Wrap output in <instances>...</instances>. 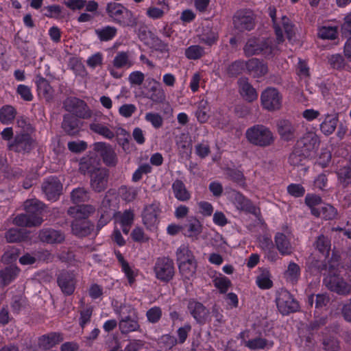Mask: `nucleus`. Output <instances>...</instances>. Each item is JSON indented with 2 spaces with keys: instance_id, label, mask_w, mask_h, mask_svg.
Returning <instances> with one entry per match:
<instances>
[{
  "instance_id": "c756f323",
  "label": "nucleus",
  "mask_w": 351,
  "mask_h": 351,
  "mask_svg": "<svg viewBox=\"0 0 351 351\" xmlns=\"http://www.w3.org/2000/svg\"><path fill=\"white\" fill-rule=\"evenodd\" d=\"M245 66L252 75L255 77L265 75L267 73V66L258 59L252 58L245 63Z\"/></svg>"
},
{
  "instance_id": "0e129e2a",
  "label": "nucleus",
  "mask_w": 351,
  "mask_h": 351,
  "mask_svg": "<svg viewBox=\"0 0 351 351\" xmlns=\"http://www.w3.org/2000/svg\"><path fill=\"white\" fill-rule=\"evenodd\" d=\"M306 204L311 208V214L313 215V209H319L322 204V198L317 195H306L305 197Z\"/></svg>"
},
{
  "instance_id": "5fc2aeb1",
  "label": "nucleus",
  "mask_w": 351,
  "mask_h": 351,
  "mask_svg": "<svg viewBox=\"0 0 351 351\" xmlns=\"http://www.w3.org/2000/svg\"><path fill=\"white\" fill-rule=\"evenodd\" d=\"M19 269L16 267H6L0 271V276L5 285L10 283L19 274Z\"/></svg>"
},
{
  "instance_id": "69168bd1",
  "label": "nucleus",
  "mask_w": 351,
  "mask_h": 351,
  "mask_svg": "<svg viewBox=\"0 0 351 351\" xmlns=\"http://www.w3.org/2000/svg\"><path fill=\"white\" fill-rule=\"evenodd\" d=\"M328 62L336 69H344L346 63L341 54H333L328 57Z\"/></svg>"
},
{
  "instance_id": "e433bc0d",
  "label": "nucleus",
  "mask_w": 351,
  "mask_h": 351,
  "mask_svg": "<svg viewBox=\"0 0 351 351\" xmlns=\"http://www.w3.org/2000/svg\"><path fill=\"white\" fill-rule=\"evenodd\" d=\"M43 221V219L42 218H39L38 217L31 218L26 213L25 214L17 215L13 220L15 225L22 227L38 226Z\"/></svg>"
},
{
  "instance_id": "f8f14e48",
  "label": "nucleus",
  "mask_w": 351,
  "mask_h": 351,
  "mask_svg": "<svg viewBox=\"0 0 351 351\" xmlns=\"http://www.w3.org/2000/svg\"><path fill=\"white\" fill-rule=\"evenodd\" d=\"M64 106L66 110L72 112L79 118L86 119L91 117V110L82 99L76 97L67 98L64 102Z\"/></svg>"
},
{
  "instance_id": "3c124183",
  "label": "nucleus",
  "mask_w": 351,
  "mask_h": 351,
  "mask_svg": "<svg viewBox=\"0 0 351 351\" xmlns=\"http://www.w3.org/2000/svg\"><path fill=\"white\" fill-rule=\"evenodd\" d=\"M205 54L203 47L194 45H191L185 49L184 55L189 60H197L201 58Z\"/></svg>"
},
{
  "instance_id": "cd10ccee",
  "label": "nucleus",
  "mask_w": 351,
  "mask_h": 351,
  "mask_svg": "<svg viewBox=\"0 0 351 351\" xmlns=\"http://www.w3.org/2000/svg\"><path fill=\"white\" fill-rule=\"evenodd\" d=\"M38 237L41 241L51 244L61 243L65 239L62 232L51 228L40 230Z\"/></svg>"
},
{
  "instance_id": "338daca9",
  "label": "nucleus",
  "mask_w": 351,
  "mask_h": 351,
  "mask_svg": "<svg viewBox=\"0 0 351 351\" xmlns=\"http://www.w3.org/2000/svg\"><path fill=\"white\" fill-rule=\"evenodd\" d=\"M5 238L8 242L14 243L23 240V235L22 231L17 228H10L5 234Z\"/></svg>"
},
{
  "instance_id": "20e7f679",
  "label": "nucleus",
  "mask_w": 351,
  "mask_h": 351,
  "mask_svg": "<svg viewBox=\"0 0 351 351\" xmlns=\"http://www.w3.org/2000/svg\"><path fill=\"white\" fill-rule=\"evenodd\" d=\"M269 15L271 18L276 39L278 43H282L283 39V31H285L287 37L291 40L294 34L293 26L291 24L289 19L286 16H282L278 21L276 18V9L274 6H270L268 8Z\"/></svg>"
},
{
  "instance_id": "6ab92c4d",
  "label": "nucleus",
  "mask_w": 351,
  "mask_h": 351,
  "mask_svg": "<svg viewBox=\"0 0 351 351\" xmlns=\"http://www.w3.org/2000/svg\"><path fill=\"white\" fill-rule=\"evenodd\" d=\"M135 64V57L130 51H117L112 61V65L117 69H129Z\"/></svg>"
},
{
  "instance_id": "c85d7f7f",
  "label": "nucleus",
  "mask_w": 351,
  "mask_h": 351,
  "mask_svg": "<svg viewBox=\"0 0 351 351\" xmlns=\"http://www.w3.org/2000/svg\"><path fill=\"white\" fill-rule=\"evenodd\" d=\"M113 217L120 223L123 232L128 234L134 219L133 210H125L123 213L118 212Z\"/></svg>"
},
{
  "instance_id": "bf43d9fd",
  "label": "nucleus",
  "mask_w": 351,
  "mask_h": 351,
  "mask_svg": "<svg viewBox=\"0 0 351 351\" xmlns=\"http://www.w3.org/2000/svg\"><path fill=\"white\" fill-rule=\"evenodd\" d=\"M162 309L159 306H153L146 312L147 321L152 324H156L160 321L162 317Z\"/></svg>"
},
{
  "instance_id": "4d7b16f0",
  "label": "nucleus",
  "mask_w": 351,
  "mask_h": 351,
  "mask_svg": "<svg viewBox=\"0 0 351 351\" xmlns=\"http://www.w3.org/2000/svg\"><path fill=\"white\" fill-rule=\"evenodd\" d=\"M318 36L322 39L334 40L337 36V28L335 26H322L318 29Z\"/></svg>"
},
{
  "instance_id": "58836bf2",
  "label": "nucleus",
  "mask_w": 351,
  "mask_h": 351,
  "mask_svg": "<svg viewBox=\"0 0 351 351\" xmlns=\"http://www.w3.org/2000/svg\"><path fill=\"white\" fill-rule=\"evenodd\" d=\"M300 266L294 263L290 262L287 266V269L284 272V278L287 282L291 285H295L298 282L300 277Z\"/></svg>"
},
{
  "instance_id": "72a5a7b5",
  "label": "nucleus",
  "mask_w": 351,
  "mask_h": 351,
  "mask_svg": "<svg viewBox=\"0 0 351 351\" xmlns=\"http://www.w3.org/2000/svg\"><path fill=\"white\" fill-rule=\"evenodd\" d=\"M63 340L60 333L51 332L41 336L38 339V345L45 350H49Z\"/></svg>"
},
{
  "instance_id": "37998d69",
  "label": "nucleus",
  "mask_w": 351,
  "mask_h": 351,
  "mask_svg": "<svg viewBox=\"0 0 351 351\" xmlns=\"http://www.w3.org/2000/svg\"><path fill=\"white\" fill-rule=\"evenodd\" d=\"M195 256L189 247L186 245H182L176 251V261L178 265L195 261Z\"/></svg>"
},
{
  "instance_id": "7c9ffc66",
  "label": "nucleus",
  "mask_w": 351,
  "mask_h": 351,
  "mask_svg": "<svg viewBox=\"0 0 351 351\" xmlns=\"http://www.w3.org/2000/svg\"><path fill=\"white\" fill-rule=\"evenodd\" d=\"M24 208L26 213L31 217L34 218L38 217L42 218V213L44 210V204L36 199H28L24 203Z\"/></svg>"
},
{
  "instance_id": "de8ad7c7",
  "label": "nucleus",
  "mask_w": 351,
  "mask_h": 351,
  "mask_svg": "<svg viewBox=\"0 0 351 351\" xmlns=\"http://www.w3.org/2000/svg\"><path fill=\"white\" fill-rule=\"evenodd\" d=\"M16 111L12 106H4L0 110V121L3 124L10 123L15 118Z\"/></svg>"
},
{
  "instance_id": "a18cd8bd",
  "label": "nucleus",
  "mask_w": 351,
  "mask_h": 351,
  "mask_svg": "<svg viewBox=\"0 0 351 351\" xmlns=\"http://www.w3.org/2000/svg\"><path fill=\"white\" fill-rule=\"evenodd\" d=\"M156 85L152 86L148 91V98L156 104L162 103L165 99V93L160 84L156 82Z\"/></svg>"
},
{
  "instance_id": "5701e85b",
  "label": "nucleus",
  "mask_w": 351,
  "mask_h": 351,
  "mask_svg": "<svg viewBox=\"0 0 351 351\" xmlns=\"http://www.w3.org/2000/svg\"><path fill=\"white\" fill-rule=\"evenodd\" d=\"M33 145V139L27 133H21L15 136L14 141L10 145V148L16 152H29Z\"/></svg>"
},
{
  "instance_id": "49530a36",
  "label": "nucleus",
  "mask_w": 351,
  "mask_h": 351,
  "mask_svg": "<svg viewBox=\"0 0 351 351\" xmlns=\"http://www.w3.org/2000/svg\"><path fill=\"white\" fill-rule=\"evenodd\" d=\"M178 268L181 275L184 278L190 280L195 275L197 269L196 261L195 260L189 263L178 265Z\"/></svg>"
},
{
  "instance_id": "13d9d810",
  "label": "nucleus",
  "mask_w": 351,
  "mask_h": 351,
  "mask_svg": "<svg viewBox=\"0 0 351 351\" xmlns=\"http://www.w3.org/2000/svg\"><path fill=\"white\" fill-rule=\"evenodd\" d=\"M213 284L219 290L220 293H225L231 286V281L227 277L220 276L213 280Z\"/></svg>"
},
{
  "instance_id": "8fccbe9b",
  "label": "nucleus",
  "mask_w": 351,
  "mask_h": 351,
  "mask_svg": "<svg viewBox=\"0 0 351 351\" xmlns=\"http://www.w3.org/2000/svg\"><path fill=\"white\" fill-rule=\"evenodd\" d=\"M314 246L324 256H327L330 250V241L328 237L322 234L317 238Z\"/></svg>"
},
{
  "instance_id": "f3484780",
  "label": "nucleus",
  "mask_w": 351,
  "mask_h": 351,
  "mask_svg": "<svg viewBox=\"0 0 351 351\" xmlns=\"http://www.w3.org/2000/svg\"><path fill=\"white\" fill-rule=\"evenodd\" d=\"M233 24L236 29L243 32L251 30L254 27V21L251 12L241 10L233 17Z\"/></svg>"
},
{
  "instance_id": "bb28decb",
  "label": "nucleus",
  "mask_w": 351,
  "mask_h": 351,
  "mask_svg": "<svg viewBox=\"0 0 351 351\" xmlns=\"http://www.w3.org/2000/svg\"><path fill=\"white\" fill-rule=\"evenodd\" d=\"M239 91L242 97L248 102L257 99L258 94L255 88L249 83L248 80L241 77L238 80Z\"/></svg>"
},
{
  "instance_id": "864d4df0",
  "label": "nucleus",
  "mask_w": 351,
  "mask_h": 351,
  "mask_svg": "<svg viewBox=\"0 0 351 351\" xmlns=\"http://www.w3.org/2000/svg\"><path fill=\"white\" fill-rule=\"evenodd\" d=\"M257 286L262 289H269L273 286L271 275L267 270L262 271L256 280Z\"/></svg>"
},
{
  "instance_id": "b1692460",
  "label": "nucleus",
  "mask_w": 351,
  "mask_h": 351,
  "mask_svg": "<svg viewBox=\"0 0 351 351\" xmlns=\"http://www.w3.org/2000/svg\"><path fill=\"white\" fill-rule=\"evenodd\" d=\"M274 243L276 249L282 256H289L294 252L289 238L282 232H277L274 236Z\"/></svg>"
},
{
  "instance_id": "4be33fe9",
  "label": "nucleus",
  "mask_w": 351,
  "mask_h": 351,
  "mask_svg": "<svg viewBox=\"0 0 351 351\" xmlns=\"http://www.w3.org/2000/svg\"><path fill=\"white\" fill-rule=\"evenodd\" d=\"M94 149L99 153L104 162L108 166H114L117 163V156L112 148L105 143H96Z\"/></svg>"
},
{
  "instance_id": "680f3d73",
  "label": "nucleus",
  "mask_w": 351,
  "mask_h": 351,
  "mask_svg": "<svg viewBox=\"0 0 351 351\" xmlns=\"http://www.w3.org/2000/svg\"><path fill=\"white\" fill-rule=\"evenodd\" d=\"M207 109V102L206 101H201L198 106V109L195 112V116L200 123H205L208 121L209 115Z\"/></svg>"
},
{
  "instance_id": "f03ea898",
  "label": "nucleus",
  "mask_w": 351,
  "mask_h": 351,
  "mask_svg": "<svg viewBox=\"0 0 351 351\" xmlns=\"http://www.w3.org/2000/svg\"><path fill=\"white\" fill-rule=\"evenodd\" d=\"M245 135L250 144L260 147H269L275 141L272 131L263 124H256L250 127L246 130Z\"/></svg>"
},
{
  "instance_id": "09e8293b",
  "label": "nucleus",
  "mask_w": 351,
  "mask_h": 351,
  "mask_svg": "<svg viewBox=\"0 0 351 351\" xmlns=\"http://www.w3.org/2000/svg\"><path fill=\"white\" fill-rule=\"evenodd\" d=\"M89 198V192L83 187L76 188L71 193V199L73 204L86 202Z\"/></svg>"
},
{
  "instance_id": "774afa93",
  "label": "nucleus",
  "mask_w": 351,
  "mask_h": 351,
  "mask_svg": "<svg viewBox=\"0 0 351 351\" xmlns=\"http://www.w3.org/2000/svg\"><path fill=\"white\" fill-rule=\"evenodd\" d=\"M323 346L326 351H338L339 349V341L332 337L325 338L323 340Z\"/></svg>"
},
{
  "instance_id": "c03bdc74",
  "label": "nucleus",
  "mask_w": 351,
  "mask_h": 351,
  "mask_svg": "<svg viewBox=\"0 0 351 351\" xmlns=\"http://www.w3.org/2000/svg\"><path fill=\"white\" fill-rule=\"evenodd\" d=\"M89 128L92 132L98 134L106 138L112 139L114 137V132L104 123L94 121L90 123Z\"/></svg>"
},
{
  "instance_id": "052dcab7",
  "label": "nucleus",
  "mask_w": 351,
  "mask_h": 351,
  "mask_svg": "<svg viewBox=\"0 0 351 351\" xmlns=\"http://www.w3.org/2000/svg\"><path fill=\"white\" fill-rule=\"evenodd\" d=\"M115 205L112 204L111 200L108 197V196H105L99 208V212L100 213L114 216L115 215Z\"/></svg>"
},
{
  "instance_id": "473e14b6",
  "label": "nucleus",
  "mask_w": 351,
  "mask_h": 351,
  "mask_svg": "<svg viewBox=\"0 0 351 351\" xmlns=\"http://www.w3.org/2000/svg\"><path fill=\"white\" fill-rule=\"evenodd\" d=\"M172 191L175 197L180 202H187L191 199V193L187 190L184 183L180 180H176L172 184Z\"/></svg>"
},
{
  "instance_id": "9d476101",
  "label": "nucleus",
  "mask_w": 351,
  "mask_h": 351,
  "mask_svg": "<svg viewBox=\"0 0 351 351\" xmlns=\"http://www.w3.org/2000/svg\"><path fill=\"white\" fill-rule=\"evenodd\" d=\"M154 271L158 280L162 282H169L173 278L175 274L173 260L168 257L157 258Z\"/></svg>"
},
{
  "instance_id": "6e6d98bb",
  "label": "nucleus",
  "mask_w": 351,
  "mask_h": 351,
  "mask_svg": "<svg viewBox=\"0 0 351 351\" xmlns=\"http://www.w3.org/2000/svg\"><path fill=\"white\" fill-rule=\"evenodd\" d=\"M307 158L308 157L306 154L298 149L296 147H294L289 156L288 161L291 165L296 167L302 165L303 161Z\"/></svg>"
},
{
  "instance_id": "7ed1b4c3",
  "label": "nucleus",
  "mask_w": 351,
  "mask_h": 351,
  "mask_svg": "<svg viewBox=\"0 0 351 351\" xmlns=\"http://www.w3.org/2000/svg\"><path fill=\"white\" fill-rule=\"evenodd\" d=\"M106 12L115 23L122 27H135L138 25V19L134 13L121 3H108Z\"/></svg>"
},
{
  "instance_id": "ea45409f",
  "label": "nucleus",
  "mask_w": 351,
  "mask_h": 351,
  "mask_svg": "<svg viewBox=\"0 0 351 351\" xmlns=\"http://www.w3.org/2000/svg\"><path fill=\"white\" fill-rule=\"evenodd\" d=\"M243 341L244 346L250 350H260L265 348H270L274 345L273 341H269L261 337H257L247 341L243 339Z\"/></svg>"
},
{
  "instance_id": "a878e982",
  "label": "nucleus",
  "mask_w": 351,
  "mask_h": 351,
  "mask_svg": "<svg viewBox=\"0 0 351 351\" xmlns=\"http://www.w3.org/2000/svg\"><path fill=\"white\" fill-rule=\"evenodd\" d=\"M95 212V208L93 205L82 204L70 207L67 213L75 219L87 220Z\"/></svg>"
},
{
  "instance_id": "79ce46f5",
  "label": "nucleus",
  "mask_w": 351,
  "mask_h": 351,
  "mask_svg": "<svg viewBox=\"0 0 351 351\" xmlns=\"http://www.w3.org/2000/svg\"><path fill=\"white\" fill-rule=\"evenodd\" d=\"M95 32L101 41L107 42L112 40L117 36V29L114 26L107 25L96 29Z\"/></svg>"
},
{
  "instance_id": "f704fd0d",
  "label": "nucleus",
  "mask_w": 351,
  "mask_h": 351,
  "mask_svg": "<svg viewBox=\"0 0 351 351\" xmlns=\"http://www.w3.org/2000/svg\"><path fill=\"white\" fill-rule=\"evenodd\" d=\"M117 313L119 317V323H123L138 318L136 309L133 306L128 304H121L117 310Z\"/></svg>"
},
{
  "instance_id": "9b49d317",
  "label": "nucleus",
  "mask_w": 351,
  "mask_h": 351,
  "mask_svg": "<svg viewBox=\"0 0 351 351\" xmlns=\"http://www.w3.org/2000/svg\"><path fill=\"white\" fill-rule=\"evenodd\" d=\"M161 210L159 202H154L145 206L142 214V219L143 223L147 230L152 232H154L157 230L159 223L158 216Z\"/></svg>"
},
{
  "instance_id": "aec40b11",
  "label": "nucleus",
  "mask_w": 351,
  "mask_h": 351,
  "mask_svg": "<svg viewBox=\"0 0 351 351\" xmlns=\"http://www.w3.org/2000/svg\"><path fill=\"white\" fill-rule=\"evenodd\" d=\"M187 308L190 314L198 324H204L206 323L209 311L203 304L195 300H191L189 301Z\"/></svg>"
},
{
  "instance_id": "603ef678",
  "label": "nucleus",
  "mask_w": 351,
  "mask_h": 351,
  "mask_svg": "<svg viewBox=\"0 0 351 351\" xmlns=\"http://www.w3.org/2000/svg\"><path fill=\"white\" fill-rule=\"evenodd\" d=\"M119 328L122 334H128L132 332L140 331L141 326L138 318L129 320L123 323H119Z\"/></svg>"
},
{
  "instance_id": "4468645a",
  "label": "nucleus",
  "mask_w": 351,
  "mask_h": 351,
  "mask_svg": "<svg viewBox=\"0 0 351 351\" xmlns=\"http://www.w3.org/2000/svg\"><path fill=\"white\" fill-rule=\"evenodd\" d=\"M57 283L64 295H72L74 293L77 283L75 273L66 270L61 271L57 276Z\"/></svg>"
},
{
  "instance_id": "412c9836",
  "label": "nucleus",
  "mask_w": 351,
  "mask_h": 351,
  "mask_svg": "<svg viewBox=\"0 0 351 351\" xmlns=\"http://www.w3.org/2000/svg\"><path fill=\"white\" fill-rule=\"evenodd\" d=\"M35 84L38 96L45 99L47 102L51 101L53 99L54 90L49 82L40 74H38L36 76Z\"/></svg>"
},
{
  "instance_id": "6e6552de",
  "label": "nucleus",
  "mask_w": 351,
  "mask_h": 351,
  "mask_svg": "<svg viewBox=\"0 0 351 351\" xmlns=\"http://www.w3.org/2000/svg\"><path fill=\"white\" fill-rule=\"evenodd\" d=\"M324 283L329 290L339 295H347L351 292V285L332 271L324 278Z\"/></svg>"
},
{
  "instance_id": "dca6fc26",
  "label": "nucleus",
  "mask_w": 351,
  "mask_h": 351,
  "mask_svg": "<svg viewBox=\"0 0 351 351\" xmlns=\"http://www.w3.org/2000/svg\"><path fill=\"white\" fill-rule=\"evenodd\" d=\"M203 226L194 216L189 217L182 227V234L192 241L197 240L202 232Z\"/></svg>"
},
{
  "instance_id": "c9c22d12",
  "label": "nucleus",
  "mask_w": 351,
  "mask_h": 351,
  "mask_svg": "<svg viewBox=\"0 0 351 351\" xmlns=\"http://www.w3.org/2000/svg\"><path fill=\"white\" fill-rule=\"evenodd\" d=\"M337 210L330 204H324L319 209L313 210V215L325 220H332L337 216Z\"/></svg>"
},
{
  "instance_id": "423d86ee",
  "label": "nucleus",
  "mask_w": 351,
  "mask_h": 351,
  "mask_svg": "<svg viewBox=\"0 0 351 351\" xmlns=\"http://www.w3.org/2000/svg\"><path fill=\"white\" fill-rule=\"evenodd\" d=\"M247 56L258 54L269 55L272 52L271 42L269 39L250 38L243 47Z\"/></svg>"
},
{
  "instance_id": "a19ab883",
  "label": "nucleus",
  "mask_w": 351,
  "mask_h": 351,
  "mask_svg": "<svg viewBox=\"0 0 351 351\" xmlns=\"http://www.w3.org/2000/svg\"><path fill=\"white\" fill-rule=\"evenodd\" d=\"M338 123V119L335 116L326 114L324 121L320 123V130L326 135H330L335 130Z\"/></svg>"
},
{
  "instance_id": "a211bd4d",
  "label": "nucleus",
  "mask_w": 351,
  "mask_h": 351,
  "mask_svg": "<svg viewBox=\"0 0 351 351\" xmlns=\"http://www.w3.org/2000/svg\"><path fill=\"white\" fill-rule=\"evenodd\" d=\"M42 189L49 200L56 201L61 193L62 184L57 178L51 177L43 182Z\"/></svg>"
},
{
  "instance_id": "39448f33",
  "label": "nucleus",
  "mask_w": 351,
  "mask_h": 351,
  "mask_svg": "<svg viewBox=\"0 0 351 351\" xmlns=\"http://www.w3.org/2000/svg\"><path fill=\"white\" fill-rule=\"evenodd\" d=\"M260 99L263 108L269 112L278 111L282 106V95L273 87L265 89L261 94Z\"/></svg>"
},
{
  "instance_id": "f257e3e1",
  "label": "nucleus",
  "mask_w": 351,
  "mask_h": 351,
  "mask_svg": "<svg viewBox=\"0 0 351 351\" xmlns=\"http://www.w3.org/2000/svg\"><path fill=\"white\" fill-rule=\"evenodd\" d=\"M80 171L90 176V186L95 192L100 193L107 188L109 171L106 168L98 167L95 160L88 158L81 161Z\"/></svg>"
},
{
  "instance_id": "0eeeda50",
  "label": "nucleus",
  "mask_w": 351,
  "mask_h": 351,
  "mask_svg": "<svg viewBox=\"0 0 351 351\" xmlns=\"http://www.w3.org/2000/svg\"><path fill=\"white\" fill-rule=\"evenodd\" d=\"M276 303L279 312L285 315L297 311L299 304L286 289H280L276 293Z\"/></svg>"
},
{
  "instance_id": "ddd939ff",
  "label": "nucleus",
  "mask_w": 351,
  "mask_h": 351,
  "mask_svg": "<svg viewBox=\"0 0 351 351\" xmlns=\"http://www.w3.org/2000/svg\"><path fill=\"white\" fill-rule=\"evenodd\" d=\"M319 145L318 136L313 132H307L297 141L295 147L308 157H311L316 153Z\"/></svg>"
},
{
  "instance_id": "4c0bfd02",
  "label": "nucleus",
  "mask_w": 351,
  "mask_h": 351,
  "mask_svg": "<svg viewBox=\"0 0 351 351\" xmlns=\"http://www.w3.org/2000/svg\"><path fill=\"white\" fill-rule=\"evenodd\" d=\"M336 174L338 184L342 187L346 188L351 185V163L339 168Z\"/></svg>"
},
{
  "instance_id": "e2e57ef3",
  "label": "nucleus",
  "mask_w": 351,
  "mask_h": 351,
  "mask_svg": "<svg viewBox=\"0 0 351 351\" xmlns=\"http://www.w3.org/2000/svg\"><path fill=\"white\" fill-rule=\"evenodd\" d=\"M145 119L150 123L155 128H159L162 125L163 119L160 114L156 112H147L145 114Z\"/></svg>"
},
{
  "instance_id": "393cba45",
  "label": "nucleus",
  "mask_w": 351,
  "mask_h": 351,
  "mask_svg": "<svg viewBox=\"0 0 351 351\" xmlns=\"http://www.w3.org/2000/svg\"><path fill=\"white\" fill-rule=\"evenodd\" d=\"M94 225L89 220L75 219L71 223L72 233L78 237H84L90 234Z\"/></svg>"
},
{
  "instance_id": "2eb2a0df",
  "label": "nucleus",
  "mask_w": 351,
  "mask_h": 351,
  "mask_svg": "<svg viewBox=\"0 0 351 351\" xmlns=\"http://www.w3.org/2000/svg\"><path fill=\"white\" fill-rule=\"evenodd\" d=\"M296 124L286 119H280L276 121V129L280 139L284 141H291L297 135Z\"/></svg>"
},
{
  "instance_id": "1a4fd4ad",
  "label": "nucleus",
  "mask_w": 351,
  "mask_h": 351,
  "mask_svg": "<svg viewBox=\"0 0 351 351\" xmlns=\"http://www.w3.org/2000/svg\"><path fill=\"white\" fill-rule=\"evenodd\" d=\"M229 199L239 211L250 213L256 217L261 214L259 208L239 191L234 190L230 191Z\"/></svg>"
},
{
  "instance_id": "2f4dec72",
  "label": "nucleus",
  "mask_w": 351,
  "mask_h": 351,
  "mask_svg": "<svg viewBox=\"0 0 351 351\" xmlns=\"http://www.w3.org/2000/svg\"><path fill=\"white\" fill-rule=\"evenodd\" d=\"M62 127L66 133L73 136L80 131L81 123L76 117L66 114L64 116Z\"/></svg>"
}]
</instances>
